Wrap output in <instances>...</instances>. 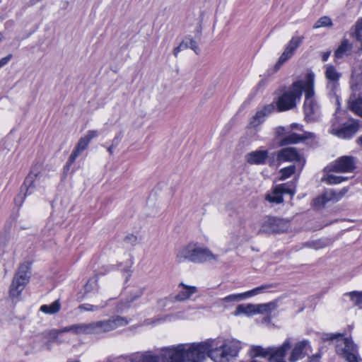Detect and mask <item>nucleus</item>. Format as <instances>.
Wrapping results in <instances>:
<instances>
[{"mask_svg": "<svg viewBox=\"0 0 362 362\" xmlns=\"http://www.w3.org/2000/svg\"><path fill=\"white\" fill-rule=\"evenodd\" d=\"M266 200L271 203L280 204L283 202V197L281 194V192L277 189L276 186L272 193H269L266 195Z\"/></svg>", "mask_w": 362, "mask_h": 362, "instance_id": "nucleus-30", "label": "nucleus"}, {"mask_svg": "<svg viewBox=\"0 0 362 362\" xmlns=\"http://www.w3.org/2000/svg\"><path fill=\"white\" fill-rule=\"evenodd\" d=\"M334 340H336V353L345 358L347 362L361 361L357 345L351 338L344 337L342 334L323 333L321 334L320 344Z\"/></svg>", "mask_w": 362, "mask_h": 362, "instance_id": "nucleus-3", "label": "nucleus"}, {"mask_svg": "<svg viewBox=\"0 0 362 362\" xmlns=\"http://www.w3.org/2000/svg\"><path fill=\"white\" fill-rule=\"evenodd\" d=\"M107 305V302L101 300L95 304L83 303L80 305L78 308L81 311L96 312L105 308Z\"/></svg>", "mask_w": 362, "mask_h": 362, "instance_id": "nucleus-25", "label": "nucleus"}, {"mask_svg": "<svg viewBox=\"0 0 362 362\" xmlns=\"http://www.w3.org/2000/svg\"><path fill=\"white\" fill-rule=\"evenodd\" d=\"M144 288H140L136 289L132 293V296H133L132 300H134L137 299L138 298H139L140 296H141L144 294Z\"/></svg>", "mask_w": 362, "mask_h": 362, "instance_id": "nucleus-48", "label": "nucleus"}, {"mask_svg": "<svg viewBox=\"0 0 362 362\" xmlns=\"http://www.w3.org/2000/svg\"><path fill=\"white\" fill-rule=\"evenodd\" d=\"M277 189L281 192V194H288L291 195H293L295 193V190L293 188H291L288 183H284L281 185H276Z\"/></svg>", "mask_w": 362, "mask_h": 362, "instance_id": "nucleus-44", "label": "nucleus"}, {"mask_svg": "<svg viewBox=\"0 0 362 362\" xmlns=\"http://www.w3.org/2000/svg\"><path fill=\"white\" fill-rule=\"evenodd\" d=\"M246 298L245 293H238V294H231L229 296H227L226 297L223 298L222 299L223 301L228 303L232 301H239L241 300H243Z\"/></svg>", "mask_w": 362, "mask_h": 362, "instance_id": "nucleus-42", "label": "nucleus"}, {"mask_svg": "<svg viewBox=\"0 0 362 362\" xmlns=\"http://www.w3.org/2000/svg\"><path fill=\"white\" fill-rule=\"evenodd\" d=\"M344 193L340 194L339 196L334 192H326L320 197H318L314 199V205L317 207H323L328 202L334 200L337 201L341 198Z\"/></svg>", "mask_w": 362, "mask_h": 362, "instance_id": "nucleus-20", "label": "nucleus"}, {"mask_svg": "<svg viewBox=\"0 0 362 362\" xmlns=\"http://www.w3.org/2000/svg\"><path fill=\"white\" fill-rule=\"evenodd\" d=\"M183 50L185 49H187V42L186 37L182 40V42L178 45Z\"/></svg>", "mask_w": 362, "mask_h": 362, "instance_id": "nucleus-53", "label": "nucleus"}, {"mask_svg": "<svg viewBox=\"0 0 362 362\" xmlns=\"http://www.w3.org/2000/svg\"><path fill=\"white\" fill-rule=\"evenodd\" d=\"M255 305L247 304V305H238L235 311V315L240 314L251 315L255 313Z\"/></svg>", "mask_w": 362, "mask_h": 362, "instance_id": "nucleus-31", "label": "nucleus"}, {"mask_svg": "<svg viewBox=\"0 0 362 362\" xmlns=\"http://www.w3.org/2000/svg\"><path fill=\"white\" fill-rule=\"evenodd\" d=\"M350 35L361 44L358 49L362 52V18H358L351 28Z\"/></svg>", "mask_w": 362, "mask_h": 362, "instance_id": "nucleus-24", "label": "nucleus"}, {"mask_svg": "<svg viewBox=\"0 0 362 362\" xmlns=\"http://www.w3.org/2000/svg\"><path fill=\"white\" fill-rule=\"evenodd\" d=\"M124 241L131 245H134L137 242V237L134 234H128L125 236Z\"/></svg>", "mask_w": 362, "mask_h": 362, "instance_id": "nucleus-46", "label": "nucleus"}, {"mask_svg": "<svg viewBox=\"0 0 362 362\" xmlns=\"http://www.w3.org/2000/svg\"><path fill=\"white\" fill-rule=\"evenodd\" d=\"M352 47V45L349 43V40L346 38H344L340 45L334 52L335 58L341 59L344 56L350 54Z\"/></svg>", "mask_w": 362, "mask_h": 362, "instance_id": "nucleus-23", "label": "nucleus"}, {"mask_svg": "<svg viewBox=\"0 0 362 362\" xmlns=\"http://www.w3.org/2000/svg\"><path fill=\"white\" fill-rule=\"evenodd\" d=\"M4 38V35L2 33L0 32V42L3 40Z\"/></svg>", "mask_w": 362, "mask_h": 362, "instance_id": "nucleus-62", "label": "nucleus"}, {"mask_svg": "<svg viewBox=\"0 0 362 362\" xmlns=\"http://www.w3.org/2000/svg\"><path fill=\"white\" fill-rule=\"evenodd\" d=\"M98 136V132L96 130H89L87 134L81 137L75 147V148L71 152L68 161L66 163V165L64 166L65 170H69V167L75 162L76 159L78 158V156L84 151L86 150L90 141L96 138Z\"/></svg>", "mask_w": 362, "mask_h": 362, "instance_id": "nucleus-7", "label": "nucleus"}, {"mask_svg": "<svg viewBox=\"0 0 362 362\" xmlns=\"http://www.w3.org/2000/svg\"><path fill=\"white\" fill-rule=\"evenodd\" d=\"M307 245H309L310 247H314L315 249H317L320 247V243L317 242L309 243H307Z\"/></svg>", "mask_w": 362, "mask_h": 362, "instance_id": "nucleus-55", "label": "nucleus"}, {"mask_svg": "<svg viewBox=\"0 0 362 362\" xmlns=\"http://www.w3.org/2000/svg\"><path fill=\"white\" fill-rule=\"evenodd\" d=\"M356 166V159L351 156H343L331 163L326 169L328 172L351 173Z\"/></svg>", "mask_w": 362, "mask_h": 362, "instance_id": "nucleus-8", "label": "nucleus"}, {"mask_svg": "<svg viewBox=\"0 0 362 362\" xmlns=\"http://www.w3.org/2000/svg\"><path fill=\"white\" fill-rule=\"evenodd\" d=\"M12 24H13V23H12V22H6V27L8 26V25H11Z\"/></svg>", "mask_w": 362, "mask_h": 362, "instance_id": "nucleus-63", "label": "nucleus"}, {"mask_svg": "<svg viewBox=\"0 0 362 362\" xmlns=\"http://www.w3.org/2000/svg\"><path fill=\"white\" fill-rule=\"evenodd\" d=\"M293 54L291 53V52L288 51L285 49L284 52L280 56L279 60L274 65V71H277L281 66L288 60L289 59Z\"/></svg>", "mask_w": 362, "mask_h": 362, "instance_id": "nucleus-35", "label": "nucleus"}, {"mask_svg": "<svg viewBox=\"0 0 362 362\" xmlns=\"http://www.w3.org/2000/svg\"><path fill=\"white\" fill-rule=\"evenodd\" d=\"M12 57H13V55L11 54H9L6 57H3L1 59H0V68H1L2 66H5L6 64H7L8 62L12 58Z\"/></svg>", "mask_w": 362, "mask_h": 362, "instance_id": "nucleus-50", "label": "nucleus"}, {"mask_svg": "<svg viewBox=\"0 0 362 362\" xmlns=\"http://www.w3.org/2000/svg\"><path fill=\"white\" fill-rule=\"evenodd\" d=\"M271 346L264 348L261 346H252L250 349V354L253 357H264L266 358L270 356Z\"/></svg>", "mask_w": 362, "mask_h": 362, "instance_id": "nucleus-26", "label": "nucleus"}, {"mask_svg": "<svg viewBox=\"0 0 362 362\" xmlns=\"http://www.w3.org/2000/svg\"><path fill=\"white\" fill-rule=\"evenodd\" d=\"M94 291H98V286L97 284V279L92 278L90 279L84 286L83 297L87 298L88 294Z\"/></svg>", "mask_w": 362, "mask_h": 362, "instance_id": "nucleus-32", "label": "nucleus"}, {"mask_svg": "<svg viewBox=\"0 0 362 362\" xmlns=\"http://www.w3.org/2000/svg\"><path fill=\"white\" fill-rule=\"evenodd\" d=\"M30 266L28 263L22 264L19 267L18 270L14 277L29 281L30 274Z\"/></svg>", "mask_w": 362, "mask_h": 362, "instance_id": "nucleus-29", "label": "nucleus"}, {"mask_svg": "<svg viewBox=\"0 0 362 362\" xmlns=\"http://www.w3.org/2000/svg\"><path fill=\"white\" fill-rule=\"evenodd\" d=\"M68 362H80L79 361H77V360H75V361H73V360H69Z\"/></svg>", "mask_w": 362, "mask_h": 362, "instance_id": "nucleus-64", "label": "nucleus"}, {"mask_svg": "<svg viewBox=\"0 0 362 362\" xmlns=\"http://www.w3.org/2000/svg\"><path fill=\"white\" fill-rule=\"evenodd\" d=\"M115 148V146H112V145L111 144V146L108 147V148H107V151H108L110 154H112V153H113V148Z\"/></svg>", "mask_w": 362, "mask_h": 362, "instance_id": "nucleus-60", "label": "nucleus"}, {"mask_svg": "<svg viewBox=\"0 0 362 362\" xmlns=\"http://www.w3.org/2000/svg\"><path fill=\"white\" fill-rule=\"evenodd\" d=\"M182 289L176 295L175 299L179 301H182L189 298L192 294L197 292V288L196 286H189L182 283L179 286Z\"/></svg>", "mask_w": 362, "mask_h": 362, "instance_id": "nucleus-22", "label": "nucleus"}, {"mask_svg": "<svg viewBox=\"0 0 362 362\" xmlns=\"http://www.w3.org/2000/svg\"><path fill=\"white\" fill-rule=\"evenodd\" d=\"M275 156H276V153H272L271 156H269V157L267 158L268 164L270 166L273 165L275 163Z\"/></svg>", "mask_w": 362, "mask_h": 362, "instance_id": "nucleus-51", "label": "nucleus"}, {"mask_svg": "<svg viewBox=\"0 0 362 362\" xmlns=\"http://www.w3.org/2000/svg\"><path fill=\"white\" fill-rule=\"evenodd\" d=\"M356 142L358 145L362 146V135H361L359 137H358Z\"/></svg>", "mask_w": 362, "mask_h": 362, "instance_id": "nucleus-59", "label": "nucleus"}, {"mask_svg": "<svg viewBox=\"0 0 362 362\" xmlns=\"http://www.w3.org/2000/svg\"><path fill=\"white\" fill-rule=\"evenodd\" d=\"M274 287H276V285L273 284H265V285H262L259 287H257L255 288H253V289L248 291L247 292H245V293L246 298H249V297L257 295L258 293L262 292L264 290L274 288Z\"/></svg>", "mask_w": 362, "mask_h": 362, "instance_id": "nucleus-37", "label": "nucleus"}, {"mask_svg": "<svg viewBox=\"0 0 362 362\" xmlns=\"http://www.w3.org/2000/svg\"><path fill=\"white\" fill-rule=\"evenodd\" d=\"M313 137V134L310 132H305L303 135L296 133H290L283 137L280 141V146H286L293 144H297L308 139Z\"/></svg>", "mask_w": 362, "mask_h": 362, "instance_id": "nucleus-17", "label": "nucleus"}, {"mask_svg": "<svg viewBox=\"0 0 362 362\" xmlns=\"http://www.w3.org/2000/svg\"><path fill=\"white\" fill-rule=\"evenodd\" d=\"M303 112L307 122H317L322 115L321 107L317 100L304 101Z\"/></svg>", "mask_w": 362, "mask_h": 362, "instance_id": "nucleus-10", "label": "nucleus"}, {"mask_svg": "<svg viewBox=\"0 0 362 362\" xmlns=\"http://www.w3.org/2000/svg\"><path fill=\"white\" fill-rule=\"evenodd\" d=\"M310 347V341L308 339H303L295 344L293 349L291 350L289 361L296 362L298 360L304 358V351L306 348Z\"/></svg>", "mask_w": 362, "mask_h": 362, "instance_id": "nucleus-16", "label": "nucleus"}, {"mask_svg": "<svg viewBox=\"0 0 362 362\" xmlns=\"http://www.w3.org/2000/svg\"><path fill=\"white\" fill-rule=\"evenodd\" d=\"M201 33H202V28H201V25H200L199 28H198V29H197V33L200 35Z\"/></svg>", "mask_w": 362, "mask_h": 362, "instance_id": "nucleus-61", "label": "nucleus"}, {"mask_svg": "<svg viewBox=\"0 0 362 362\" xmlns=\"http://www.w3.org/2000/svg\"><path fill=\"white\" fill-rule=\"evenodd\" d=\"M303 93V81H297L278 99L276 107L279 111L292 109L296 105Z\"/></svg>", "mask_w": 362, "mask_h": 362, "instance_id": "nucleus-5", "label": "nucleus"}, {"mask_svg": "<svg viewBox=\"0 0 362 362\" xmlns=\"http://www.w3.org/2000/svg\"><path fill=\"white\" fill-rule=\"evenodd\" d=\"M300 159V156L295 148H284L276 153V160L279 163L282 162L298 161Z\"/></svg>", "mask_w": 362, "mask_h": 362, "instance_id": "nucleus-14", "label": "nucleus"}, {"mask_svg": "<svg viewBox=\"0 0 362 362\" xmlns=\"http://www.w3.org/2000/svg\"><path fill=\"white\" fill-rule=\"evenodd\" d=\"M303 90L305 92V101L315 100L314 90V75L308 74L305 83L303 82Z\"/></svg>", "mask_w": 362, "mask_h": 362, "instance_id": "nucleus-19", "label": "nucleus"}, {"mask_svg": "<svg viewBox=\"0 0 362 362\" xmlns=\"http://www.w3.org/2000/svg\"><path fill=\"white\" fill-rule=\"evenodd\" d=\"M182 49L180 48V47L177 46L176 47L174 48L173 51V55L177 57L178 56V54L180 53V51H182Z\"/></svg>", "mask_w": 362, "mask_h": 362, "instance_id": "nucleus-54", "label": "nucleus"}, {"mask_svg": "<svg viewBox=\"0 0 362 362\" xmlns=\"http://www.w3.org/2000/svg\"><path fill=\"white\" fill-rule=\"evenodd\" d=\"M28 281L20 279L18 278L14 277L12 281V284L10 287L9 294L11 298H17L18 297L23 290L25 288V286L28 284Z\"/></svg>", "mask_w": 362, "mask_h": 362, "instance_id": "nucleus-21", "label": "nucleus"}, {"mask_svg": "<svg viewBox=\"0 0 362 362\" xmlns=\"http://www.w3.org/2000/svg\"><path fill=\"white\" fill-rule=\"evenodd\" d=\"M71 332V325L62 328L59 332Z\"/></svg>", "mask_w": 362, "mask_h": 362, "instance_id": "nucleus-56", "label": "nucleus"}, {"mask_svg": "<svg viewBox=\"0 0 362 362\" xmlns=\"http://www.w3.org/2000/svg\"><path fill=\"white\" fill-rule=\"evenodd\" d=\"M332 21L328 16H322L314 24V28H319L321 27H331Z\"/></svg>", "mask_w": 362, "mask_h": 362, "instance_id": "nucleus-39", "label": "nucleus"}, {"mask_svg": "<svg viewBox=\"0 0 362 362\" xmlns=\"http://www.w3.org/2000/svg\"><path fill=\"white\" fill-rule=\"evenodd\" d=\"M291 339L287 338L281 346L279 347L271 346L270 356L269 360L270 362L285 361L284 360L286 352L291 348Z\"/></svg>", "mask_w": 362, "mask_h": 362, "instance_id": "nucleus-11", "label": "nucleus"}, {"mask_svg": "<svg viewBox=\"0 0 362 362\" xmlns=\"http://www.w3.org/2000/svg\"><path fill=\"white\" fill-rule=\"evenodd\" d=\"M323 353V346H320L317 354L308 357V362H320V358Z\"/></svg>", "mask_w": 362, "mask_h": 362, "instance_id": "nucleus-45", "label": "nucleus"}, {"mask_svg": "<svg viewBox=\"0 0 362 362\" xmlns=\"http://www.w3.org/2000/svg\"><path fill=\"white\" fill-rule=\"evenodd\" d=\"M275 110L274 103L264 105L261 110H258L256 114L251 118L249 126L250 127H256L264 122L265 117L273 112Z\"/></svg>", "mask_w": 362, "mask_h": 362, "instance_id": "nucleus-12", "label": "nucleus"}, {"mask_svg": "<svg viewBox=\"0 0 362 362\" xmlns=\"http://www.w3.org/2000/svg\"><path fill=\"white\" fill-rule=\"evenodd\" d=\"M127 324L128 320L125 317L117 315L107 320L72 325L71 332L75 334H92L103 337L118 327L126 326Z\"/></svg>", "mask_w": 362, "mask_h": 362, "instance_id": "nucleus-2", "label": "nucleus"}, {"mask_svg": "<svg viewBox=\"0 0 362 362\" xmlns=\"http://www.w3.org/2000/svg\"><path fill=\"white\" fill-rule=\"evenodd\" d=\"M27 196L28 195H25V192L23 194L22 192L18 194L14 199L15 204L18 206H22Z\"/></svg>", "mask_w": 362, "mask_h": 362, "instance_id": "nucleus-47", "label": "nucleus"}, {"mask_svg": "<svg viewBox=\"0 0 362 362\" xmlns=\"http://www.w3.org/2000/svg\"><path fill=\"white\" fill-rule=\"evenodd\" d=\"M122 132H119L112 141V145L116 147L120 143L122 138Z\"/></svg>", "mask_w": 362, "mask_h": 362, "instance_id": "nucleus-49", "label": "nucleus"}, {"mask_svg": "<svg viewBox=\"0 0 362 362\" xmlns=\"http://www.w3.org/2000/svg\"><path fill=\"white\" fill-rule=\"evenodd\" d=\"M296 166L294 165L282 168L280 170L281 180H285L295 173Z\"/></svg>", "mask_w": 362, "mask_h": 362, "instance_id": "nucleus-40", "label": "nucleus"}, {"mask_svg": "<svg viewBox=\"0 0 362 362\" xmlns=\"http://www.w3.org/2000/svg\"><path fill=\"white\" fill-rule=\"evenodd\" d=\"M61 304L59 300H55L50 305H41L40 310L45 314H55L60 310Z\"/></svg>", "mask_w": 362, "mask_h": 362, "instance_id": "nucleus-27", "label": "nucleus"}, {"mask_svg": "<svg viewBox=\"0 0 362 362\" xmlns=\"http://www.w3.org/2000/svg\"><path fill=\"white\" fill-rule=\"evenodd\" d=\"M289 226L288 221L284 218L269 216L262 221L258 234L283 233L288 230Z\"/></svg>", "mask_w": 362, "mask_h": 362, "instance_id": "nucleus-6", "label": "nucleus"}, {"mask_svg": "<svg viewBox=\"0 0 362 362\" xmlns=\"http://www.w3.org/2000/svg\"><path fill=\"white\" fill-rule=\"evenodd\" d=\"M330 54H331V50H328L327 52H323L322 54V60L323 62L327 61V59H329Z\"/></svg>", "mask_w": 362, "mask_h": 362, "instance_id": "nucleus-52", "label": "nucleus"}, {"mask_svg": "<svg viewBox=\"0 0 362 362\" xmlns=\"http://www.w3.org/2000/svg\"><path fill=\"white\" fill-rule=\"evenodd\" d=\"M334 126V123H333L330 133L341 139H349L359 130L360 121L352 120L349 123L344 124L339 128H335Z\"/></svg>", "mask_w": 362, "mask_h": 362, "instance_id": "nucleus-9", "label": "nucleus"}, {"mask_svg": "<svg viewBox=\"0 0 362 362\" xmlns=\"http://www.w3.org/2000/svg\"><path fill=\"white\" fill-rule=\"evenodd\" d=\"M240 349L238 340L209 339L189 345L180 344L163 348L158 356L151 351L136 353L131 356L130 362H202L207 356L214 362H231Z\"/></svg>", "mask_w": 362, "mask_h": 362, "instance_id": "nucleus-1", "label": "nucleus"}, {"mask_svg": "<svg viewBox=\"0 0 362 362\" xmlns=\"http://www.w3.org/2000/svg\"><path fill=\"white\" fill-rule=\"evenodd\" d=\"M40 177L37 173L30 172L25 177L21 186V192L25 191V195H30L40 185Z\"/></svg>", "mask_w": 362, "mask_h": 362, "instance_id": "nucleus-13", "label": "nucleus"}, {"mask_svg": "<svg viewBox=\"0 0 362 362\" xmlns=\"http://www.w3.org/2000/svg\"><path fill=\"white\" fill-rule=\"evenodd\" d=\"M186 40L187 42V49L190 48L197 54H199L200 53V49L198 46L197 42L191 36H187Z\"/></svg>", "mask_w": 362, "mask_h": 362, "instance_id": "nucleus-43", "label": "nucleus"}, {"mask_svg": "<svg viewBox=\"0 0 362 362\" xmlns=\"http://www.w3.org/2000/svg\"><path fill=\"white\" fill-rule=\"evenodd\" d=\"M303 40V37H294L290 40L289 43L286 47L289 52L293 54L296 49L300 46Z\"/></svg>", "mask_w": 362, "mask_h": 362, "instance_id": "nucleus-38", "label": "nucleus"}, {"mask_svg": "<svg viewBox=\"0 0 362 362\" xmlns=\"http://www.w3.org/2000/svg\"><path fill=\"white\" fill-rule=\"evenodd\" d=\"M255 313H270L276 308V303L274 302H269L267 303L255 305Z\"/></svg>", "mask_w": 362, "mask_h": 362, "instance_id": "nucleus-28", "label": "nucleus"}, {"mask_svg": "<svg viewBox=\"0 0 362 362\" xmlns=\"http://www.w3.org/2000/svg\"><path fill=\"white\" fill-rule=\"evenodd\" d=\"M325 67V77L330 81L327 86H331L332 90H334L339 85L338 81L341 77V74L337 71L333 65L327 64Z\"/></svg>", "mask_w": 362, "mask_h": 362, "instance_id": "nucleus-18", "label": "nucleus"}, {"mask_svg": "<svg viewBox=\"0 0 362 362\" xmlns=\"http://www.w3.org/2000/svg\"><path fill=\"white\" fill-rule=\"evenodd\" d=\"M284 127H279L276 130V133L278 135H281L284 134Z\"/></svg>", "mask_w": 362, "mask_h": 362, "instance_id": "nucleus-58", "label": "nucleus"}, {"mask_svg": "<svg viewBox=\"0 0 362 362\" xmlns=\"http://www.w3.org/2000/svg\"><path fill=\"white\" fill-rule=\"evenodd\" d=\"M348 180L347 177L344 176H337L334 175H328L326 181L329 185H335L341 183L343 181H346Z\"/></svg>", "mask_w": 362, "mask_h": 362, "instance_id": "nucleus-41", "label": "nucleus"}, {"mask_svg": "<svg viewBox=\"0 0 362 362\" xmlns=\"http://www.w3.org/2000/svg\"><path fill=\"white\" fill-rule=\"evenodd\" d=\"M293 54L291 53V52L288 51L285 49L284 52L280 56L279 60L274 65V71H277L281 66L288 60L289 59Z\"/></svg>", "mask_w": 362, "mask_h": 362, "instance_id": "nucleus-36", "label": "nucleus"}, {"mask_svg": "<svg viewBox=\"0 0 362 362\" xmlns=\"http://www.w3.org/2000/svg\"><path fill=\"white\" fill-rule=\"evenodd\" d=\"M291 129H297L299 130H302V126L298 124L293 123L291 125Z\"/></svg>", "mask_w": 362, "mask_h": 362, "instance_id": "nucleus-57", "label": "nucleus"}, {"mask_svg": "<svg viewBox=\"0 0 362 362\" xmlns=\"http://www.w3.org/2000/svg\"><path fill=\"white\" fill-rule=\"evenodd\" d=\"M268 157V151L257 150L246 154L245 160L250 165H264L267 163Z\"/></svg>", "mask_w": 362, "mask_h": 362, "instance_id": "nucleus-15", "label": "nucleus"}, {"mask_svg": "<svg viewBox=\"0 0 362 362\" xmlns=\"http://www.w3.org/2000/svg\"><path fill=\"white\" fill-rule=\"evenodd\" d=\"M344 296L350 297L351 300L354 303V305L362 308V306H361L362 303V291H351L344 293Z\"/></svg>", "mask_w": 362, "mask_h": 362, "instance_id": "nucleus-33", "label": "nucleus"}, {"mask_svg": "<svg viewBox=\"0 0 362 362\" xmlns=\"http://www.w3.org/2000/svg\"><path fill=\"white\" fill-rule=\"evenodd\" d=\"M176 260L179 263L190 262L201 264L211 260L217 261L218 255L213 254L209 248L199 246L197 243H189L177 250Z\"/></svg>", "mask_w": 362, "mask_h": 362, "instance_id": "nucleus-4", "label": "nucleus"}, {"mask_svg": "<svg viewBox=\"0 0 362 362\" xmlns=\"http://www.w3.org/2000/svg\"><path fill=\"white\" fill-rule=\"evenodd\" d=\"M349 108L355 114L362 117V98H358L351 102Z\"/></svg>", "mask_w": 362, "mask_h": 362, "instance_id": "nucleus-34", "label": "nucleus"}]
</instances>
